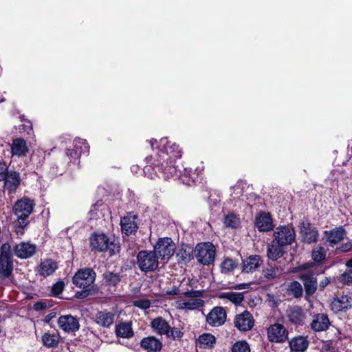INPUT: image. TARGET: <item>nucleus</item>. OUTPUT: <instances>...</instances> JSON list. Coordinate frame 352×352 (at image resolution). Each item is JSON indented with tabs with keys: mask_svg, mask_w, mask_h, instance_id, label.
<instances>
[{
	"mask_svg": "<svg viewBox=\"0 0 352 352\" xmlns=\"http://www.w3.org/2000/svg\"><path fill=\"white\" fill-rule=\"evenodd\" d=\"M156 148L158 149L157 158L151 162L153 157H146V162L151 164L146 165L143 169L144 174L151 179H154L155 176L164 179L179 178L184 184L190 186L203 170L199 168L195 170L185 168L182 172L178 170L174 162L182 157V151L178 145L171 143L166 138L160 140Z\"/></svg>",
	"mask_w": 352,
	"mask_h": 352,
	"instance_id": "f257e3e1",
	"label": "nucleus"
},
{
	"mask_svg": "<svg viewBox=\"0 0 352 352\" xmlns=\"http://www.w3.org/2000/svg\"><path fill=\"white\" fill-rule=\"evenodd\" d=\"M34 205V201L28 198L21 199L16 202L14 210L17 216L16 226L23 228L28 224V218L32 213Z\"/></svg>",
	"mask_w": 352,
	"mask_h": 352,
	"instance_id": "f03ea898",
	"label": "nucleus"
},
{
	"mask_svg": "<svg viewBox=\"0 0 352 352\" xmlns=\"http://www.w3.org/2000/svg\"><path fill=\"white\" fill-rule=\"evenodd\" d=\"M176 249L175 243L171 238H160L153 247V252L158 258L168 261L174 255Z\"/></svg>",
	"mask_w": 352,
	"mask_h": 352,
	"instance_id": "7ed1b4c3",
	"label": "nucleus"
},
{
	"mask_svg": "<svg viewBox=\"0 0 352 352\" xmlns=\"http://www.w3.org/2000/svg\"><path fill=\"white\" fill-rule=\"evenodd\" d=\"M137 265L142 272H153L158 267V257L153 251L141 250L137 254Z\"/></svg>",
	"mask_w": 352,
	"mask_h": 352,
	"instance_id": "20e7f679",
	"label": "nucleus"
},
{
	"mask_svg": "<svg viewBox=\"0 0 352 352\" xmlns=\"http://www.w3.org/2000/svg\"><path fill=\"white\" fill-rule=\"evenodd\" d=\"M12 272L13 262L10 245L4 243L0 249V278H8L12 276Z\"/></svg>",
	"mask_w": 352,
	"mask_h": 352,
	"instance_id": "39448f33",
	"label": "nucleus"
},
{
	"mask_svg": "<svg viewBox=\"0 0 352 352\" xmlns=\"http://www.w3.org/2000/svg\"><path fill=\"white\" fill-rule=\"evenodd\" d=\"M203 291L190 290L183 293L185 297L190 299H180L177 301V307L181 309L193 310L201 307L204 301L199 298L202 297Z\"/></svg>",
	"mask_w": 352,
	"mask_h": 352,
	"instance_id": "423d86ee",
	"label": "nucleus"
},
{
	"mask_svg": "<svg viewBox=\"0 0 352 352\" xmlns=\"http://www.w3.org/2000/svg\"><path fill=\"white\" fill-rule=\"evenodd\" d=\"M215 254V247L209 242L197 244L195 250V256L197 261L204 265L213 263Z\"/></svg>",
	"mask_w": 352,
	"mask_h": 352,
	"instance_id": "0eeeda50",
	"label": "nucleus"
},
{
	"mask_svg": "<svg viewBox=\"0 0 352 352\" xmlns=\"http://www.w3.org/2000/svg\"><path fill=\"white\" fill-rule=\"evenodd\" d=\"M96 273L92 269L84 268L75 273L72 282L76 287L85 289L94 283Z\"/></svg>",
	"mask_w": 352,
	"mask_h": 352,
	"instance_id": "6e6552de",
	"label": "nucleus"
},
{
	"mask_svg": "<svg viewBox=\"0 0 352 352\" xmlns=\"http://www.w3.org/2000/svg\"><path fill=\"white\" fill-rule=\"evenodd\" d=\"M273 240L280 245L287 246L295 241L296 234L294 228L289 226H280L276 228Z\"/></svg>",
	"mask_w": 352,
	"mask_h": 352,
	"instance_id": "1a4fd4ad",
	"label": "nucleus"
},
{
	"mask_svg": "<svg viewBox=\"0 0 352 352\" xmlns=\"http://www.w3.org/2000/svg\"><path fill=\"white\" fill-rule=\"evenodd\" d=\"M286 317L294 325L302 326L307 319V313L301 307L293 305L287 309Z\"/></svg>",
	"mask_w": 352,
	"mask_h": 352,
	"instance_id": "9d476101",
	"label": "nucleus"
},
{
	"mask_svg": "<svg viewBox=\"0 0 352 352\" xmlns=\"http://www.w3.org/2000/svg\"><path fill=\"white\" fill-rule=\"evenodd\" d=\"M267 337L270 341L274 342H283L287 338V330L280 324L270 325L267 330Z\"/></svg>",
	"mask_w": 352,
	"mask_h": 352,
	"instance_id": "9b49d317",
	"label": "nucleus"
},
{
	"mask_svg": "<svg viewBox=\"0 0 352 352\" xmlns=\"http://www.w3.org/2000/svg\"><path fill=\"white\" fill-rule=\"evenodd\" d=\"M91 250L96 252H104L109 248L113 243L109 242V239L104 234H93L89 238Z\"/></svg>",
	"mask_w": 352,
	"mask_h": 352,
	"instance_id": "f8f14e48",
	"label": "nucleus"
},
{
	"mask_svg": "<svg viewBox=\"0 0 352 352\" xmlns=\"http://www.w3.org/2000/svg\"><path fill=\"white\" fill-rule=\"evenodd\" d=\"M226 321V311L222 307H214L207 315L206 322L212 327H219Z\"/></svg>",
	"mask_w": 352,
	"mask_h": 352,
	"instance_id": "ddd939ff",
	"label": "nucleus"
},
{
	"mask_svg": "<svg viewBox=\"0 0 352 352\" xmlns=\"http://www.w3.org/2000/svg\"><path fill=\"white\" fill-rule=\"evenodd\" d=\"M234 324L239 331H248L254 327V320L249 311H245L235 316Z\"/></svg>",
	"mask_w": 352,
	"mask_h": 352,
	"instance_id": "4468645a",
	"label": "nucleus"
},
{
	"mask_svg": "<svg viewBox=\"0 0 352 352\" xmlns=\"http://www.w3.org/2000/svg\"><path fill=\"white\" fill-rule=\"evenodd\" d=\"M58 327L66 333L78 331L80 327L78 320L71 315L61 316L58 319Z\"/></svg>",
	"mask_w": 352,
	"mask_h": 352,
	"instance_id": "2eb2a0df",
	"label": "nucleus"
},
{
	"mask_svg": "<svg viewBox=\"0 0 352 352\" xmlns=\"http://www.w3.org/2000/svg\"><path fill=\"white\" fill-rule=\"evenodd\" d=\"M331 324L330 320L325 314H317L313 316L310 323L311 329L315 332L324 331Z\"/></svg>",
	"mask_w": 352,
	"mask_h": 352,
	"instance_id": "dca6fc26",
	"label": "nucleus"
},
{
	"mask_svg": "<svg viewBox=\"0 0 352 352\" xmlns=\"http://www.w3.org/2000/svg\"><path fill=\"white\" fill-rule=\"evenodd\" d=\"M137 216L129 213L120 219V225L122 233L126 235H130L135 232L138 230V223L135 221Z\"/></svg>",
	"mask_w": 352,
	"mask_h": 352,
	"instance_id": "f3484780",
	"label": "nucleus"
},
{
	"mask_svg": "<svg viewBox=\"0 0 352 352\" xmlns=\"http://www.w3.org/2000/svg\"><path fill=\"white\" fill-rule=\"evenodd\" d=\"M299 278L303 283L306 294L308 296L314 294L316 291L318 286L316 276L313 273L307 272L300 274Z\"/></svg>",
	"mask_w": 352,
	"mask_h": 352,
	"instance_id": "a211bd4d",
	"label": "nucleus"
},
{
	"mask_svg": "<svg viewBox=\"0 0 352 352\" xmlns=\"http://www.w3.org/2000/svg\"><path fill=\"white\" fill-rule=\"evenodd\" d=\"M36 247L35 245L30 243H20L15 245L14 251V254L21 258H28L31 257L36 252Z\"/></svg>",
	"mask_w": 352,
	"mask_h": 352,
	"instance_id": "6ab92c4d",
	"label": "nucleus"
},
{
	"mask_svg": "<svg viewBox=\"0 0 352 352\" xmlns=\"http://www.w3.org/2000/svg\"><path fill=\"white\" fill-rule=\"evenodd\" d=\"M263 263V260L259 255H250L243 261L242 272L251 273L258 269Z\"/></svg>",
	"mask_w": 352,
	"mask_h": 352,
	"instance_id": "aec40b11",
	"label": "nucleus"
},
{
	"mask_svg": "<svg viewBox=\"0 0 352 352\" xmlns=\"http://www.w3.org/2000/svg\"><path fill=\"white\" fill-rule=\"evenodd\" d=\"M140 347L146 352H159L162 349V343L154 336H148L141 340Z\"/></svg>",
	"mask_w": 352,
	"mask_h": 352,
	"instance_id": "412c9836",
	"label": "nucleus"
},
{
	"mask_svg": "<svg viewBox=\"0 0 352 352\" xmlns=\"http://www.w3.org/2000/svg\"><path fill=\"white\" fill-rule=\"evenodd\" d=\"M351 298L348 295H342L335 298L331 303V310L336 313L346 311L351 307Z\"/></svg>",
	"mask_w": 352,
	"mask_h": 352,
	"instance_id": "4be33fe9",
	"label": "nucleus"
},
{
	"mask_svg": "<svg viewBox=\"0 0 352 352\" xmlns=\"http://www.w3.org/2000/svg\"><path fill=\"white\" fill-rule=\"evenodd\" d=\"M300 233L303 240L308 243L316 242L319 236L318 230L309 223H302Z\"/></svg>",
	"mask_w": 352,
	"mask_h": 352,
	"instance_id": "5701e85b",
	"label": "nucleus"
},
{
	"mask_svg": "<svg viewBox=\"0 0 352 352\" xmlns=\"http://www.w3.org/2000/svg\"><path fill=\"white\" fill-rule=\"evenodd\" d=\"M256 226L261 232H267L274 228L271 215L268 212H261L256 218Z\"/></svg>",
	"mask_w": 352,
	"mask_h": 352,
	"instance_id": "b1692460",
	"label": "nucleus"
},
{
	"mask_svg": "<svg viewBox=\"0 0 352 352\" xmlns=\"http://www.w3.org/2000/svg\"><path fill=\"white\" fill-rule=\"evenodd\" d=\"M325 235L330 246L333 247L344 239L346 231L343 227L340 226L329 231H326Z\"/></svg>",
	"mask_w": 352,
	"mask_h": 352,
	"instance_id": "393cba45",
	"label": "nucleus"
},
{
	"mask_svg": "<svg viewBox=\"0 0 352 352\" xmlns=\"http://www.w3.org/2000/svg\"><path fill=\"white\" fill-rule=\"evenodd\" d=\"M4 182V188L10 192H14L20 184L21 179L19 173L15 171H10L6 175Z\"/></svg>",
	"mask_w": 352,
	"mask_h": 352,
	"instance_id": "a878e982",
	"label": "nucleus"
},
{
	"mask_svg": "<svg viewBox=\"0 0 352 352\" xmlns=\"http://www.w3.org/2000/svg\"><path fill=\"white\" fill-rule=\"evenodd\" d=\"M283 245H280L276 241L273 240L267 245V255L272 261H276L282 257L285 253Z\"/></svg>",
	"mask_w": 352,
	"mask_h": 352,
	"instance_id": "bb28decb",
	"label": "nucleus"
},
{
	"mask_svg": "<svg viewBox=\"0 0 352 352\" xmlns=\"http://www.w3.org/2000/svg\"><path fill=\"white\" fill-rule=\"evenodd\" d=\"M115 314L107 310L98 311L96 322L103 327H109L114 322Z\"/></svg>",
	"mask_w": 352,
	"mask_h": 352,
	"instance_id": "cd10ccee",
	"label": "nucleus"
},
{
	"mask_svg": "<svg viewBox=\"0 0 352 352\" xmlns=\"http://www.w3.org/2000/svg\"><path fill=\"white\" fill-rule=\"evenodd\" d=\"M57 269V264L52 259H45L37 267V272L43 277L52 274Z\"/></svg>",
	"mask_w": 352,
	"mask_h": 352,
	"instance_id": "c85d7f7f",
	"label": "nucleus"
},
{
	"mask_svg": "<svg viewBox=\"0 0 352 352\" xmlns=\"http://www.w3.org/2000/svg\"><path fill=\"white\" fill-rule=\"evenodd\" d=\"M289 344L292 351L304 352L309 346V341L306 337L296 336L291 339Z\"/></svg>",
	"mask_w": 352,
	"mask_h": 352,
	"instance_id": "c756f323",
	"label": "nucleus"
},
{
	"mask_svg": "<svg viewBox=\"0 0 352 352\" xmlns=\"http://www.w3.org/2000/svg\"><path fill=\"white\" fill-rule=\"evenodd\" d=\"M11 152L13 155L18 157L25 155L28 152L26 142L22 138L13 140L11 145Z\"/></svg>",
	"mask_w": 352,
	"mask_h": 352,
	"instance_id": "7c9ffc66",
	"label": "nucleus"
},
{
	"mask_svg": "<svg viewBox=\"0 0 352 352\" xmlns=\"http://www.w3.org/2000/svg\"><path fill=\"white\" fill-rule=\"evenodd\" d=\"M151 327L160 335H168L170 331V325L161 317L156 318L152 320Z\"/></svg>",
	"mask_w": 352,
	"mask_h": 352,
	"instance_id": "2f4dec72",
	"label": "nucleus"
},
{
	"mask_svg": "<svg viewBox=\"0 0 352 352\" xmlns=\"http://www.w3.org/2000/svg\"><path fill=\"white\" fill-rule=\"evenodd\" d=\"M282 274V268L276 266H272L270 265L267 267L263 268L262 270L263 277L266 280H272L280 276Z\"/></svg>",
	"mask_w": 352,
	"mask_h": 352,
	"instance_id": "473e14b6",
	"label": "nucleus"
},
{
	"mask_svg": "<svg viewBox=\"0 0 352 352\" xmlns=\"http://www.w3.org/2000/svg\"><path fill=\"white\" fill-rule=\"evenodd\" d=\"M116 333L118 337L130 338L133 336L131 324L128 322H122L116 326Z\"/></svg>",
	"mask_w": 352,
	"mask_h": 352,
	"instance_id": "72a5a7b5",
	"label": "nucleus"
},
{
	"mask_svg": "<svg viewBox=\"0 0 352 352\" xmlns=\"http://www.w3.org/2000/svg\"><path fill=\"white\" fill-rule=\"evenodd\" d=\"M43 344L47 348H54L58 346L60 337L58 333H45L42 336Z\"/></svg>",
	"mask_w": 352,
	"mask_h": 352,
	"instance_id": "f704fd0d",
	"label": "nucleus"
},
{
	"mask_svg": "<svg viewBox=\"0 0 352 352\" xmlns=\"http://www.w3.org/2000/svg\"><path fill=\"white\" fill-rule=\"evenodd\" d=\"M200 348H212L216 342L215 337L211 333H203L197 339Z\"/></svg>",
	"mask_w": 352,
	"mask_h": 352,
	"instance_id": "c9c22d12",
	"label": "nucleus"
},
{
	"mask_svg": "<svg viewBox=\"0 0 352 352\" xmlns=\"http://www.w3.org/2000/svg\"><path fill=\"white\" fill-rule=\"evenodd\" d=\"M223 223L226 227L237 228L241 223L240 218L234 213H229L224 217Z\"/></svg>",
	"mask_w": 352,
	"mask_h": 352,
	"instance_id": "e433bc0d",
	"label": "nucleus"
},
{
	"mask_svg": "<svg viewBox=\"0 0 352 352\" xmlns=\"http://www.w3.org/2000/svg\"><path fill=\"white\" fill-rule=\"evenodd\" d=\"M105 283L109 286H116L121 280V276L118 273L107 272L103 274Z\"/></svg>",
	"mask_w": 352,
	"mask_h": 352,
	"instance_id": "4c0bfd02",
	"label": "nucleus"
},
{
	"mask_svg": "<svg viewBox=\"0 0 352 352\" xmlns=\"http://www.w3.org/2000/svg\"><path fill=\"white\" fill-rule=\"evenodd\" d=\"M74 146L80 155L89 153V146L84 139L75 138L74 140Z\"/></svg>",
	"mask_w": 352,
	"mask_h": 352,
	"instance_id": "58836bf2",
	"label": "nucleus"
},
{
	"mask_svg": "<svg viewBox=\"0 0 352 352\" xmlns=\"http://www.w3.org/2000/svg\"><path fill=\"white\" fill-rule=\"evenodd\" d=\"M287 291L296 298L301 297L302 295V287L298 281H292L288 285Z\"/></svg>",
	"mask_w": 352,
	"mask_h": 352,
	"instance_id": "ea45409f",
	"label": "nucleus"
},
{
	"mask_svg": "<svg viewBox=\"0 0 352 352\" xmlns=\"http://www.w3.org/2000/svg\"><path fill=\"white\" fill-rule=\"evenodd\" d=\"M311 258L316 263L322 262L326 258V250L323 247H317L311 252Z\"/></svg>",
	"mask_w": 352,
	"mask_h": 352,
	"instance_id": "a19ab883",
	"label": "nucleus"
},
{
	"mask_svg": "<svg viewBox=\"0 0 352 352\" xmlns=\"http://www.w3.org/2000/svg\"><path fill=\"white\" fill-rule=\"evenodd\" d=\"M222 297L229 300L234 304H240L244 299V296L241 293L226 292L222 295Z\"/></svg>",
	"mask_w": 352,
	"mask_h": 352,
	"instance_id": "79ce46f5",
	"label": "nucleus"
},
{
	"mask_svg": "<svg viewBox=\"0 0 352 352\" xmlns=\"http://www.w3.org/2000/svg\"><path fill=\"white\" fill-rule=\"evenodd\" d=\"M249 344L245 340L235 342L232 347V352H250Z\"/></svg>",
	"mask_w": 352,
	"mask_h": 352,
	"instance_id": "37998d69",
	"label": "nucleus"
},
{
	"mask_svg": "<svg viewBox=\"0 0 352 352\" xmlns=\"http://www.w3.org/2000/svg\"><path fill=\"white\" fill-rule=\"evenodd\" d=\"M236 265L234 260L231 258H226L221 263V272L226 274H228L231 272L235 267Z\"/></svg>",
	"mask_w": 352,
	"mask_h": 352,
	"instance_id": "c03bdc74",
	"label": "nucleus"
},
{
	"mask_svg": "<svg viewBox=\"0 0 352 352\" xmlns=\"http://www.w3.org/2000/svg\"><path fill=\"white\" fill-rule=\"evenodd\" d=\"M341 282L347 285H352V270L344 272L340 277Z\"/></svg>",
	"mask_w": 352,
	"mask_h": 352,
	"instance_id": "a18cd8bd",
	"label": "nucleus"
},
{
	"mask_svg": "<svg viewBox=\"0 0 352 352\" xmlns=\"http://www.w3.org/2000/svg\"><path fill=\"white\" fill-rule=\"evenodd\" d=\"M245 184L243 182H238L234 186L231 187L230 190H233L232 194H235L236 197H239L243 192V188Z\"/></svg>",
	"mask_w": 352,
	"mask_h": 352,
	"instance_id": "49530a36",
	"label": "nucleus"
},
{
	"mask_svg": "<svg viewBox=\"0 0 352 352\" xmlns=\"http://www.w3.org/2000/svg\"><path fill=\"white\" fill-rule=\"evenodd\" d=\"M133 305L142 309H146L150 307L151 302L148 299H140L133 301Z\"/></svg>",
	"mask_w": 352,
	"mask_h": 352,
	"instance_id": "de8ad7c7",
	"label": "nucleus"
},
{
	"mask_svg": "<svg viewBox=\"0 0 352 352\" xmlns=\"http://www.w3.org/2000/svg\"><path fill=\"white\" fill-rule=\"evenodd\" d=\"M168 338H173V339H179L183 336V333L177 328H171L170 327V331L168 335H166Z\"/></svg>",
	"mask_w": 352,
	"mask_h": 352,
	"instance_id": "09e8293b",
	"label": "nucleus"
},
{
	"mask_svg": "<svg viewBox=\"0 0 352 352\" xmlns=\"http://www.w3.org/2000/svg\"><path fill=\"white\" fill-rule=\"evenodd\" d=\"M64 286H65L64 283L62 281H58V282L56 283L52 287V293L54 295L60 294L63 292V290L64 289Z\"/></svg>",
	"mask_w": 352,
	"mask_h": 352,
	"instance_id": "8fccbe9b",
	"label": "nucleus"
},
{
	"mask_svg": "<svg viewBox=\"0 0 352 352\" xmlns=\"http://www.w3.org/2000/svg\"><path fill=\"white\" fill-rule=\"evenodd\" d=\"M9 171L8 170V166L6 163L0 162V181H2L4 178H6V175Z\"/></svg>",
	"mask_w": 352,
	"mask_h": 352,
	"instance_id": "3c124183",
	"label": "nucleus"
},
{
	"mask_svg": "<svg viewBox=\"0 0 352 352\" xmlns=\"http://www.w3.org/2000/svg\"><path fill=\"white\" fill-rule=\"evenodd\" d=\"M66 155L69 157L71 160H76L80 156V153L76 148L74 150L67 149Z\"/></svg>",
	"mask_w": 352,
	"mask_h": 352,
	"instance_id": "603ef678",
	"label": "nucleus"
},
{
	"mask_svg": "<svg viewBox=\"0 0 352 352\" xmlns=\"http://www.w3.org/2000/svg\"><path fill=\"white\" fill-rule=\"evenodd\" d=\"M320 352H336V349L329 342H324L320 349Z\"/></svg>",
	"mask_w": 352,
	"mask_h": 352,
	"instance_id": "864d4df0",
	"label": "nucleus"
},
{
	"mask_svg": "<svg viewBox=\"0 0 352 352\" xmlns=\"http://www.w3.org/2000/svg\"><path fill=\"white\" fill-rule=\"evenodd\" d=\"M312 266H313V264H311V263H303L302 265H301L297 267L296 272L306 270L311 268Z\"/></svg>",
	"mask_w": 352,
	"mask_h": 352,
	"instance_id": "5fc2aeb1",
	"label": "nucleus"
},
{
	"mask_svg": "<svg viewBox=\"0 0 352 352\" xmlns=\"http://www.w3.org/2000/svg\"><path fill=\"white\" fill-rule=\"evenodd\" d=\"M330 283V278L325 277L323 280H322L319 283V287L321 289H323L325 287H327Z\"/></svg>",
	"mask_w": 352,
	"mask_h": 352,
	"instance_id": "6e6d98bb",
	"label": "nucleus"
},
{
	"mask_svg": "<svg viewBox=\"0 0 352 352\" xmlns=\"http://www.w3.org/2000/svg\"><path fill=\"white\" fill-rule=\"evenodd\" d=\"M352 249L351 243H346L341 247L342 252H346Z\"/></svg>",
	"mask_w": 352,
	"mask_h": 352,
	"instance_id": "4d7b16f0",
	"label": "nucleus"
},
{
	"mask_svg": "<svg viewBox=\"0 0 352 352\" xmlns=\"http://www.w3.org/2000/svg\"><path fill=\"white\" fill-rule=\"evenodd\" d=\"M250 283H241L238 284L235 286V289H249L250 287Z\"/></svg>",
	"mask_w": 352,
	"mask_h": 352,
	"instance_id": "13d9d810",
	"label": "nucleus"
},
{
	"mask_svg": "<svg viewBox=\"0 0 352 352\" xmlns=\"http://www.w3.org/2000/svg\"><path fill=\"white\" fill-rule=\"evenodd\" d=\"M34 309L41 310L45 307V305L43 302H36L34 305Z\"/></svg>",
	"mask_w": 352,
	"mask_h": 352,
	"instance_id": "bf43d9fd",
	"label": "nucleus"
},
{
	"mask_svg": "<svg viewBox=\"0 0 352 352\" xmlns=\"http://www.w3.org/2000/svg\"><path fill=\"white\" fill-rule=\"evenodd\" d=\"M157 144V140L155 139H152L150 140V144L153 150L155 149V144Z\"/></svg>",
	"mask_w": 352,
	"mask_h": 352,
	"instance_id": "052dcab7",
	"label": "nucleus"
},
{
	"mask_svg": "<svg viewBox=\"0 0 352 352\" xmlns=\"http://www.w3.org/2000/svg\"><path fill=\"white\" fill-rule=\"evenodd\" d=\"M346 266L349 268H351V270H352V258L351 259H349L346 263Z\"/></svg>",
	"mask_w": 352,
	"mask_h": 352,
	"instance_id": "680f3d73",
	"label": "nucleus"
},
{
	"mask_svg": "<svg viewBox=\"0 0 352 352\" xmlns=\"http://www.w3.org/2000/svg\"><path fill=\"white\" fill-rule=\"evenodd\" d=\"M177 292H178V289H175L173 291L168 292V294H178Z\"/></svg>",
	"mask_w": 352,
	"mask_h": 352,
	"instance_id": "e2e57ef3",
	"label": "nucleus"
},
{
	"mask_svg": "<svg viewBox=\"0 0 352 352\" xmlns=\"http://www.w3.org/2000/svg\"><path fill=\"white\" fill-rule=\"evenodd\" d=\"M30 128L32 129V124L30 123Z\"/></svg>",
	"mask_w": 352,
	"mask_h": 352,
	"instance_id": "0e129e2a",
	"label": "nucleus"
}]
</instances>
